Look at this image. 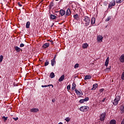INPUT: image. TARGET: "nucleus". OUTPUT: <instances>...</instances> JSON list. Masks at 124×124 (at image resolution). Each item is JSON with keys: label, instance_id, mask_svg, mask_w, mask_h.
Returning <instances> with one entry per match:
<instances>
[{"label": "nucleus", "instance_id": "nucleus-1", "mask_svg": "<svg viewBox=\"0 0 124 124\" xmlns=\"http://www.w3.org/2000/svg\"><path fill=\"white\" fill-rule=\"evenodd\" d=\"M81 19L84 22L85 27H88L90 25L91 19H90L89 16H81Z\"/></svg>", "mask_w": 124, "mask_h": 124}, {"label": "nucleus", "instance_id": "nucleus-2", "mask_svg": "<svg viewBox=\"0 0 124 124\" xmlns=\"http://www.w3.org/2000/svg\"><path fill=\"white\" fill-rule=\"evenodd\" d=\"M121 100V96L120 95H115V98L114 100L113 101V105H115L116 106V105H118V104L119 103V102Z\"/></svg>", "mask_w": 124, "mask_h": 124}, {"label": "nucleus", "instance_id": "nucleus-3", "mask_svg": "<svg viewBox=\"0 0 124 124\" xmlns=\"http://www.w3.org/2000/svg\"><path fill=\"white\" fill-rule=\"evenodd\" d=\"M89 109H90V108L88 106H82L80 108L79 110L81 112H87V111L89 110Z\"/></svg>", "mask_w": 124, "mask_h": 124}, {"label": "nucleus", "instance_id": "nucleus-4", "mask_svg": "<svg viewBox=\"0 0 124 124\" xmlns=\"http://www.w3.org/2000/svg\"><path fill=\"white\" fill-rule=\"evenodd\" d=\"M105 117H106V112H105L102 113L100 116V120L101 122H103L105 120Z\"/></svg>", "mask_w": 124, "mask_h": 124}, {"label": "nucleus", "instance_id": "nucleus-5", "mask_svg": "<svg viewBox=\"0 0 124 124\" xmlns=\"http://www.w3.org/2000/svg\"><path fill=\"white\" fill-rule=\"evenodd\" d=\"M116 5V1L115 0H113L112 1L110 2L108 5V8L110 9L113 7V6H115Z\"/></svg>", "mask_w": 124, "mask_h": 124}, {"label": "nucleus", "instance_id": "nucleus-6", "mask_svg": "<svg viewBox=\"0 0 124 124\" xmlns=\"http://www.w3.org/2000/svg\"><path fill=\"white\" fill-rule=\"evenodd\" d=\"M75 92L78 96H82L83 95V92L82 91H79L78 90L75 89Z\"/></svg>", "mask_w": 124, "mask_h": 124}, {"label": "nucleus", "instance_id": "nucleus-7", "mask_svg": "<svg viewBox=\"0 0 124 124\" xmlns=\"http://www.w3.org/2000/svg\"><path fill=\"white\" fill-rule=\"evenodd\" d=\"M38 111H39V109L38 108H33L31 109L30 112L32 113H37Z\"/></svg>", "mask_w": 124, "mask_h": 124}, {"label": "nucleus", "instance_id": "nucleus-8", "mask_svg": "<svg viewBox=\"0 0 124 124\" xmlns=\"http://www.w3.org/2000/svg\"><path fill=\"white\" fill-rule=\"evenodd\" d=\"M73 17L76 21H79V20H80V17H79V15H78V14H77L76 15H74L73 16Z\"/></svg>", "mask_w": 124, "mask_h": 124}, {"label": "nucleus", "instance_id": "nucleus-9", "mask_svg": "<svg viewBox=\"0 0 124 124\" xmlns=\"http://www.w3.org/2000/svg\"><path fill=\"white\" fill-rule=\"evenodd\" d=\"M119 61L120 62H122L123 63H124V54H122L120 58H119Z\"/></svg>", "mask_w": 124, "mask_h": 124}, {"label": "nucleus", "instance_id": "nucleus-10", "mask_svg": "<svg viewBox=\"0 0 124 124\" xmlns=\"http://www.w3.org/2000/svg\"><path fill=\"white\" fill-rule=\"evenodd\" d=\"M59 14H60L61 16H64V15H65V11L61 9L60 11Z\"/></svg>", "mask_w": 124, "mask_h": 124}, {"label": "nucleus", "instance_id": "nucleus-11", "mask_svg": "<svg viewBox=\"0 0 124 124\" xmlns=\"http://www.w3.org/2000/svg\"><path fill=\"white\" fill-rule=\"evenodd\" d=\"M121 114L124 113V105H121L120 107Z\"/></svg>", "mask_w": 124, "mask_h": 124}, {"label": "nucleus", "instance_id": "nucleus-12", "mask_svg": "<svg viewBox=\"0 0 124 124\" xmlns=\"http://www.w3.org/2000/svg\"><path fill=\"white\" fill-rule=\"evenodd\" d=\"M103 39V37L101 35H99L97 36V41L98 42H102V39Z\"/></svg>", "mask_w": 124, "mask_h": 124}, {"label": "nucleus", "instance_id": "nucleus-13", "mask_svg": "<svg viewBox=\"0 0 124 124\" xmlns=\"http://www.w3.org/2000/svg\"><path fill=\"white\" fill-rule=\"evenodd\" d=\"M15 49L17 52H20V51H21V52L22 51H23L22 49H21L20 47H18L17 46H15Z\"/></svg>", "mask_w": 124, "mask_h": 124}, {"label": "nucleus", "instance_id": "nucleus-14", "mask_svg": "<svg viewBox=\"0 0 124 124\" xmlns=\"http://www.w3.org/2000/svg\"><path fill=\"white\" fill-rule=\"evenodd\" d=\"M49 46L50 44L46 43L43 45V48H44V49L48 48V47H49Z\"/></svg>", "mask_w": 124, "mask_h": 124}, {"label": "nucleus", "instance_id": "nucleus-15", "mask_svg": "<svg viewBox=\"0 0 124 124\" xmlns=\"http://www.w3.org/2000/svg\"><path fill=\"white\" fill-rule=\"evenodd\" d=\"M108 64H109V57H108L106 59L105 63V66H106V67H107V66H108Z\"/></svg>", "mask_w": 124, "mask_h": 124}, {"label": "nucleus", "instance_id": "nucleus-16", "mask_svg": "<svg viewBox=\"0 0 124 124\" xmlns=\"http://www.w3.org/2000/svg\"><path fill=\"white\" fill-rule=\"evenodd\" d=\"M64 80V75H62L59 79L58 81L59 82H62Z\"/></svg>", "mask_w": 124, "mask_h": 124}, {"label": "nucleus", "instance_id": "nucleus-17", "mask_svg": "<svg viewBox=\"0 0 124 124\" xmlns=\"http://www.w3.org/2000/svg\"><path fill=\"white\" fill-rule=\"evenodd\" d=\"M71 14V11H70V9L68 8L66 12V16H69Z\"/></svg>", "mask_w": 124, "mask_h": 124}, {"label": "nucleus", "instance_id": "nucleus-18", "mask_svg": "<svg viewBox=\"0 0 124 124\" xmlns=\"http://www.w3.org/2000/svg\"><path fill=\"white\" fill-rule=\"evenodd\" d=\"M98 84H94L93 85V88L91 89L92 91H95V89H96V88L98 87Z\"/></svg>", "mask_w": 124, "mask_h": 124}, {"label": "nucleus", "instance_id": "nucleus-19", "mask_svg": "<svg viewBox=\"0 0 124 124\" xmlns=\"http://www.w3.org/2000/svg\"><path fill=\"white\" fill-rule=\"evenodd\" d=\"M95 24V18L92 17L91 19V25H94Z\"/></svg>", "mask_w": 124, "mask_h": 124}, {"label": "nucleus", "instance_id": "nucleus-20", "mask_svg": "<svg viewBox=\"0 0 124 124\" xmlns=\"http://www.w3.org/2000/svg\"><path fill=\"white\" fill-rule=\"evenodd\" d=\"M88 46H89V45H88V44L87 43H84L82 45V48L83 49H87V48H88Z\"/></svg>", "mask_w": 124, "mask_h": 124}, {"label": "nucleus", "instance_id": "nucleus-21", "mask_svg": "<svg viewBox=\"0 0 124 124\" xmlns=\"http://www.w3.org/2000/svg\"><path fill=\"white\" fill-rule=\"evenodd\" d=\"M50 18L52 20H55V19H57L58 17L56 16H55V15H51Z\"/></svg>", "mask_w": 124, "mask_h": 124}, {"label": "nucleus", "instance_id": "nucleus-22", "mask_svg": "<svg viewBox=\"0 0 124 124\" xmlns=\"http://www.w3.org/2000/svg\"><path fill=\"white\" fill-rule=\"evenodd\" d=\"M30 26H31V22L28 21L26 25V29H30Z\"/></svg>", "mask_w": 124, "mask_h": 124}, {"label": "nucleus", "instance_id": "nucleus-23", "mask_svg": "<svg viewBox=\"0 0 124 124\" xmlns=\"http://www.w3.org/2000/svg\"><path fill=\"white\" fill-rule=\"evenodd\" d=\"M51 62L52 66H54L56 64V61L54 59L51 60Z\"/></svg>", "mask_w": 124, "mask_h": 124}, {"label": "nucleus", "instance_id": "nucleus-24", "mask_svg": "<svg viewBox=\"0 0 124 124\" xmlns=\"http://www.w3.org/2000/svg\"><path fill=\"white\" fill-rule=\"evenodd\" d=\"M90 79H92V76H86L84 80H90Z\"/></svg>", "mask_w": 124, "mask_h": 124}, {"label": "nucleus", "instance_id": "nucleus-25", "mask_svg": "<svg viewBox=\"0 0 124 124\" xmlns=\"http://www.w3.org/2000/svg\"><path fill=\"white\" fill-rule=\"evenodd\" d=\"M50 78H55V74L53 72H51L49 75Z\"/></svg>", "mask_w": 124, "mask_h": 124}, {"label": "nucleus", "instance_id": "nucleus-26", "mask_svg": "<svg viewBox=\"0 0 124 124\" xmlns=\"http://www.w3.org/2000/svg\"><path fill=\"white\" fill-rule=\"evenodd\" d=\"M75 88H76V84L74 82L72 84V90L74 91V90H75Z\"/></svg>", "mask_w": 124, "mask_h": 124}, {"label": "nucleus", "instance_id": "nucleus-27", "mask_svg": "<svg viewBox=\"0 0 124 124\" xmlns=\"http://www.w3.org/2000/svg\"><path fill=\"white\" fill-rule=\"evenodd\" d=\"M116 123H117V122L116 121V120H111L109 122V124H116Z\"/></svg>", "mask_w": 124, "mask_h": 124}, {"label": "nucleus", "instance_id": "nucleus-28", "mask_svg": "<svg viewBox=\"0 0 124 124\" xmlns=\"http://www.w3.org/2000/svg\"><path fill=\"white\" fill-rule=\"evenodd\" d=\"M123 2V0H116V3H122Z\"/></svg>", "mask_w": 124, "mask_h": 124}, {"label": "nucleus", "instance_id": "nucleus-29", "mask_svg": "<svg viewBox=\"0 0 124 124\" xmlns=\"http://www.w3.org/2000/svg\"><path fill=\"white\" fill-rule=\"evenodd\" d=\"M110 68H111V66H109V67H108V68H107L105 69L106 72H109V71H110Z\"/></svg>", "mask_w": 124, "mask_h": 124}, {"label": "nucleus", "instance_id": "nucleus-30", "mask_svg": "<svg viewBox=\"0 0 124 124\" xmlns=\"http://www.w3.org/2000/svg\"><path fill=\"white\" fill-rule=\"evenodd\" d=\"M110 20H111V16H108L107 18V19H106V22H108V21H110Z\"/></svg>", "mask_w": 124, "mask_h": 124}, {"label": "nucleus", "instance_id": "nucleus-31", "mask_svg": "<svg viewBox=\"0 0 124 124\" xmlns=\"http://www.w3.org/2000/svg\"><path fill=\"white\" fill-rule=\"evenodd\" d=\"M49 64V61L48 60H46L45 63V66H47Z\"/></svg>", "mask_w": 124, "mask_h": 124}, {"label": "nucleus", "instance_id": "nucleus-32", "mask_svg": "<svg viewBox=\"0 0 124 124\" xmlns=\"http://www.w3.org/2000/svg\"><path fill=\"white\" fill-rule=\"evenodd\" d=\"M49 6V8H52L53 6H54V3L51 2Z\"/></svg>", "mask_w": 124, "mask_h": 124}, {"label": "nucleus", "instance_id": "nucleus-33", "mask_svg": "<svg viewBox=\"0 0 124 124\" xmlns=\"http://www.w3.org/2000/svg\"><path fill=\"white\" fill-rule=\"evenodd\" d=\"M2 60H3V56L0 55V62H2Z\"/></svg>", "mask_w": 124, "mask_h": 124}, {"label": "nucleus", "instance_id": "nucleus-34", "mask_svg": "<svg viewBox=\"0 0 124 124\" xmlns=\"http://www.w3.org/2000/svg\"><path fill=\"white\" fill-rule=\"evenodd\" d=\"M79 102V103H84V102H85V100H84V99H80Z\"/></svg>", "mask_w": 124, "mask_h": 124}, {"label": "nucleus", "instance_id": "nucleus-35", "mask_svg": "<svg viewBox=\"0 0 124 124\" xmlns=\"http://www.w3.org/2000/svg\"><path fill=\"white\" fill-rule=\"evenodd\" d=\"M65 121H66V122H67L68 123V122H69V121H70V118H69V117H66L65 119Z\"/></svg>", "mask_w": 124, "mask_h": 124}, {"label": "nucleus", "instance_id": "nucleus-36", "mask_svg": "<svg viewBox=\"0 0 124 124\" xmlns=\"http://www.w3.org/2000/svg\"><path fill=\"white\" fill-rule=\"evenodd\" d=\"M121 79H122V80H124V71L122 73V75L121 76Z\"/></svg>", "mask_w": 124, "mask_h": 124}, {"label": "nucleus", "instance_id": "nucleus-37", "mask_svg": "<svg viewBox=\"0 0 124 124\" xmlns=\"http://www.w3.org/2000/svg\"><path fill=\"white\" fill-rule=\"evenodd\" d=\"M78 67H79V64L77 63L74 66V68H78Z\"/></svg>", "mask_w": 124, "mask_h": 124}, {"label": "nucleus", "instance_id": "nucleus-38", "mask_svg": "<svg viewBox=\"0 0 124 124\" xmlns=\"http://www.w3.org/2000/svg\"><path fill=\"white\" fill-rule=\"evenodd\" d=\"M2 119H4V121L5 122V121H7V119H8V117H5V116H3Z\"/></svg>", "mask_w": 124, "mask_h": 124}, {"label": "nucleus", "instance_id": "nucleus-39", "mask_svg": "<svg viewBox=\"0 0 124 124\" xmlns=\"http://www.w3.org/2000/svg\"><path fill=\"white\" fill-rule=\"evenodd\" d=\"M17 4H18V6H19V7H21V6H22V5L21 4V3H20V2H18L17 3Z\"/></svg>", "mask_w": 124, "mask_h": 124}, {"label": "nucleus", "instance_id": "nucleus-40", "mask_svg": "<svg viewBox=\"0 0 124 124\" xmlns=\"http://www.w3.org/2000/svg\"><path fill=\"white\" fill-rule=\"evenodd\" d=\"M100 93H102L103 92H104V89L102 88L99 90Z\"/></svg>", "mask_w": 124, "mask_h": 124}, {"label": "nucleus", "instance_id": "nucleus-41", "mask_svg": "<svg viewBox=\"0 0 124 124\" xmlns=\"http://www.w3.org/2000/svg\"><path fill=\"white\" fill-rule=\"evenodd\" d=\"M25 46V44H21L19 46V47H24Z\"/></svg>", "mask_w": 124, "mask_h": 124}, {"label": "nucleus", "instance_id": "nucleus-42", "mask_svg": "<svg viewBox=\"0 0 124 124\" xmlns=\"http://www.w3.org/2000/svg\"><path fill=\"white\" fill-rule=\"evenodd\" d=\"M84 100V101H89V97H86L85 99H83Z\"/></svg>", "mask_w": 124, "mask_h": 124}, {"label": "nucleus", "instance_id": "nucleus-43", "mask_svg": "<svg viewBox=\"0 0 124 124\" xmlns=\"http://www.w3.org/2000/svg\"><path fill=\"white\" fill-rule=\"evenodd\" d=\"M47 87H49V86L47 85H42V88H47Z\"/></svg>", "mask_w": 124, "mask_h": 124}, {"label": "nucleus", "instance_id": "nucleus-44", "mask_svg": "<svg viewBox=\"0 0 124 124\" xmlns=\"http://www.w3.org/2000/svg\"><path fill=\"white\" fill-rule=\"evenodd\" d=\"M67 90H70V85H68L67 86Z\"/></svg>", "mask_w": 124, "mask_h": 124}, {"label": "nucleus", "instance_id": "nucleus-45", "mask_svg": "<svg viewBox=\"0 0 124 124\" xmlns=\"http://www.w3.org/2000/svg\"><path fill=\"white\" fill-rule=\"evenodd\" d=\"M13 120H14V121H18V117L16 118H13Z\"/></svg>", "mask_w": 124, "mask_h": 124}, {"label": "nucleus", "instance_id": "nucleus-46", "mask_svg": "<svg viewBox=\"0 0 124 124\" xmlns=\"http://www.w3.org/2000/svg\"><path fill=\"white\" fill-rule=\"evenodd\" d=\"M48 86V87H52V88H54V85H53V84H49Z\"/></svg>", "mask_w": 124, "mask_h": 124}, {"label": "nucleus", "instance_id": "nucleus-47", "mask_svg": "<svg viewBox=\"0 0 124 124\" xmlns=\"http://www.w3.org/2000/svg\"><path fill=\"white\" fill-rule=\"evenodd\" d=\"M56 58H57V55H55L54 56V57H53V58L52 59V60H56Z\"/></svg>", "mask_w": 124, "mask_h": 124}, {"label": "nucleus", "instance_id": "nucleus-48", "mask_svg": "<svg viewBox=\"0 0 124 124\" xmlns=\"http://www.w3.org/2000/svg\"><path fill=\"white\" fill-rule=\"evenodd\" d=\"M121 124H124V118L122 120Z\"/></svg>", "mask_w": 124, "mask_h": 124}, {"label": "nucleus", "instance_id": "nucleus-49", "mask_svg": "<svg viewBox=\"0 0 124 124\" xmlns=\"http://www.w3.org/2000/svg\"><path fill=\"white\" fill-rule=\"evenodd\" d=\"M106 100V98H104L103 99V100H102V102H104V101H105V100Z\"/></svg>", "mask_w": 124, "mask_h": 124}, {"label": "nucleus", "instance_id": "nucleus-50", "mask_svg": "<svg viewBox=\"0 0 124 124\" xmlns=\"http://www.w3.org/2000/svg\"><path fill=\"white\" fill-rule=\"evenodd\" d=\"M56 101V99H53L52 100V102H55Z\"/></svg>", "mask_w": 124, "mask_h": 124}, {"label": "nucleus", "instance_id": "nucleus-51", "mask_svg": "<svg viewBox=\"0 0 124 124\" xmlns=\"http://www.w3.org/2000/svg\"><path fill=\"white\" fill-rule=\"evenodd\" d=\"M50 42H51L52 45L54 44V42L52 40H51Z\"/></svg>", "mask_w": 124, "mask_h": 124}, {"label": "nucleus", "instance_id": "nucleus-52", "mask_svg": "<svg viewBox=\"0 0 124 124\" xmlns=\"http://www.w3.org/2000/svg\"><path fill=\"white\" fill-rule=\"evenodd\" d=\"M48 41H50V42H51V40H49Z\"/></svg>", "mask_w": 124, "mask_h": 124}, {"label": "nucleus", "instance_id": "nucleus-53", "mask_svg": "<svg viewBox=\"0 0 124 124\" xmlns=\"http://www.w3.org/2000/svg\"><path fill=\"white\" fill-rule=\"evenodd\" d=\"M56 0V1H59V0Z\"/></svg>", "mask_w": 124, "mask_h": 124}, {"label": "nucleus", "instance_id": "nucleus-54", "mask_svg": "<svg viewBox=\"0 0 124 124\" xmlns=\"http://www.w3.org/2000/svg\"><path fill=\"white\" fill-rule=\"evenodd\" d=\"M105 5H107V4H105Z\"/></svg>", "mask_w": 124, "mask_h": 124}, {"label": "nucleus", "instance_id": "nucleus-55", "mask_svg": "<svg viewBox=\"0 0 124 124\" xmlns=\"http://www.w3.org/2000/svg\"><path fill=\"white\" fill-rule=\"evenodd\" d=\"M105 5H107V4H105Z\"/></svg>", "mask_w": 124, "mask_h": 124}, {"label": "nucleus", "instance_id": "nucleus-56", "mask_svg": "<svg viewBox=\"0 0 124 124\" xmlns=\"http://www.w3.org/2000/svg\"><path fill=\"white\" fill-rule=\"evenodd\" d=\"M123 0V1H124V0Z\"/></svg>", "mask_w": 124, "mask_h": 124}]
</instances>
